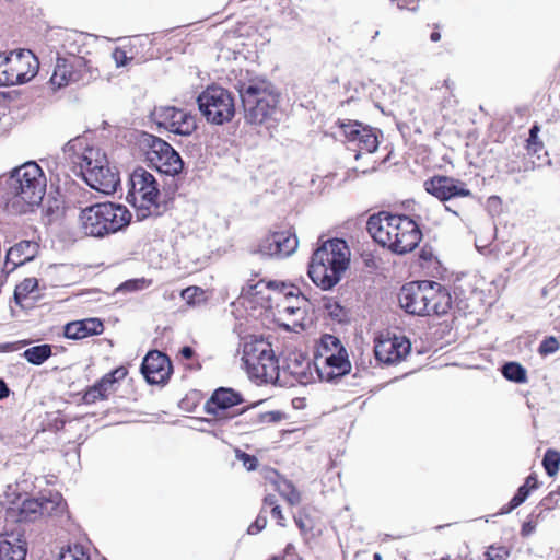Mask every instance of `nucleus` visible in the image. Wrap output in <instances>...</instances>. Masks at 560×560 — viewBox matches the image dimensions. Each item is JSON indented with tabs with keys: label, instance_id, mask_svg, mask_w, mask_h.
Returning <instances> with one entry per match:
<instances>
[{
	"label": "nucleus",
	"instance_id": "7ed1b4c3",
	"mask_svg": "<svg viewBox=\"0 0 560 560\" xmlns=\"http://www.w3.org/2000/svg\"><path fill=\"white\" fill-rule=\"evenodd\" d=\"M46 177L40 166L27 162L12 171L7 179V205L14 213H26L38 206L46 191Z\"/></svg>",
	"mask_w": 560,
	"mask_h": 560
},
{
	"label": "nucleus",
	"instance_id": "338daca9",
	"mask_svg": "<svg viewBox=\"0 0 560 560\" xmlns=\"http://www.w3.org/2000/svg\"><path fill=\"white\" fill-rule=\"evenodd\" d=\"M373 560H382V556L380 553H374Z\"/></svg>",
	"mask_w": 560,
	"mask_h": 560
},
{
	"label": "nucleus",
	"instance_id": "13d9d810",
	"mask_svg": "<svg viewBox=\"0 0 560 560\" xmlns=\"http://www.w3.org/2000/svg\"><path fill=\"white\" fill-rule=\"evenodd\" d=\"M180 354L185 359H190L194 355V350L190 347H183L180 350Z\"/></svg>",
	"mask_w": 560,
	"mask_h": 560
},
{
	"label": "nucleus",
	"instance_id": "a878e982",
	"mask_svg": "<svg viewBox=\"0 0 560 560\" xmlns=\"http://www.w3.org/2000/svg\"><path fill=\"white\" fill-rule=\"evenodd\" d=\"M103 331V324L97 318H86L65 326V336L69 339H83Z\"/></svg>",
	"mask_w": 560,
	"mask_h": 560
},
{
	"label": "nucleus",
	"instance_id": "aec40b11",
	"mask_svg": "<svg viewBox=\"0 0 560 560\" xmlns=\"http://www.w3.org/2000/svg\"><path fill=\"white\" fill-rule=\"evenodd\" d=\"M424 188L440 201L471 195L470 190L466 188L465 183L448 176H434L424 182Z\"/></svg>",
	"mask_w": 560,
	"mask_h": 560
},
{
	"label": "nucleus",
	"instance_id": "c756f323",
	"mask_svg": "<svg viewBox=\"0 0 560 560\" xmlns=\"http://www.w3.org/2000/svg\"><path fill=\"white\" fill-rule=\"evenodd\" d=\"M341 129L350 145V149L357 151L364 133L370 132V126H364L358 121H349L341 125Z\"/></svg>",
	"mask_w": 560,
	"mask_h": 560
},
{
	"label": "nucleus",
	"instance_id": "c9c22d12",
	"mask_svg": "<svg viewBox=\"0 0 560 560\" xmlns=\"http://www.w3.org/2000/svg\"><path fill=\"white\" fill-rule=\"evenodd\" d=\"M37 287L38 281L36 278H26L20 282L14 290V299L16 303L22 304L24 299H26L30 294L35 293Z\"/></svg>",
	"mask_w": 560,
	"mask_h": 560
},
{
	"label": "nucleus",
	"instance_id": "69168bd1",
	"mask_svg": "<svg viewBox=\"0 0 560 560\" xmlns=\"http://www.w3.org/2000/svg\"><path fill=\"white\" fill-rule=\"evenodd\" d=\"M294 550V547L292 544H288L285 547V553L290 555Z\"/></svg>",
	"mask_w": 560,
	"mask_h": 560
},
{
	"label": "nucleus",
	"instance_id": "72a5a7b5",
	"mask_svg": "<svg viewBox=\"0 0 560 560\" xmlns=\"http://www.w3.org/2000/svg\"><path fill=\"white\" fill-rule=\"evenodd\" d=\"M59 560H90V555L83 545L74 542L61 550Z\"/></svg>",
	"mask_w": 560,
	"mask_h": 560
},
{
	"label": "nucleus",
	"instance_id": "8fccbe9b",
	"mask_svg": "<svg viewBox=\"0 0 560 560\" xmlns=\"http://www.w3.org/2000/svg\"><path fill=\"white\" fill-rule=\"evenodd\" d=\"M256 423H268V422H275L278 417L275 412H260L253 418Z\"/></svg>",
	"mask_w": 560,
	"mask_h": 560
},
{
	"label": "nucleus",
	"instance_id": "4be33fe9",
	"mask_svg": "<svg viewBox=\"0 0 560 560\" xmlns=\"http://www.w3.org/2000/svg\"><path fill=\"white\" fill-rule=\"evenodd\" d=\"M141 372L150 384L164 383L172 373V364L167 355L160 351H150L143 359Z\"/></svg>",
	"mask_w": 560,
	"mask_h": 560
},
{
	"label": "nucleus",
	"instance_id": "0eeeda50",
	"mask_svg": "<svg viewBox=\"0 0 560 560\" xmlns=\"http://www.w3.org/2000/svg\"><path fill=\"white\" fill-rule=\"evenodd\" d=\"M242 361L249 377L257 382L273 383L279 377V365L271 345L262 338H244Z\"/></svg>",
	"mask_w": 560,
	"mask_h": 560
},
{
	"label": "nucleus",
	"instance_id": "0e129e2a",
	"mask_svg": "<svg viewBox=\"0 0 560 560\" xmlns=\"http://www.w3.org/2000/svg\"><path fill=\"white\" fill-rule=\"evenodd\" d=\"M294 521H295V524L299 526V528L301 530H305V525H304V523H303V521L301 518L294 517Z\"/></svg>",
	"mask_w": 560,
	"mask_h": 560
},
{
	"label": "nucleus",
	"instance_id": "e433bc0d",
	"mask_svg": "<svg viewBox=\"0 0 560 560\" xmlns=\"http://www.w3.org/2000/svg\"><path fill=\"white\" fill-rule=\"evenodd\" d=\"M542 465L550 477L557 475L560 466V453L555 450H547L544 455Z\"/></svg>",
	"mask_w": 560,
	"mask_h": 560
},
{
	"label": "nucleus",
	"instance_id": "dca6fc26",
	"mask_svg": "<svg viewBox=\"0 0 560 560\" xmlns=\"http://www.w3.org/2000/svg\"><path fill=\"white\" fill-rule=\"evenodd\" d=\"M411 343L405 336L380 337L375 340L374 354L385 365L400 363L410 353Z\"/></svg>",
	"mask_w": 560,
	"mask_h": 560
},
{
	"label": "nucleus",
	"instance_id": "423d86ee",
	"mask_svg": "<svg viewBox=\"0 0 560 560\" xmlns=\"http://www.w3.org/2000/svg\"><path fill=\"white\" fill-rule=\"evenodd\" d=\"M131 220L129 210L118 203L102 202L84 208L79 215L82 232L88 236L104 237L126 228Z\"/></svg>",
	"mask_w": 560,
	"mask_h": 560
},
{
	"label": "nucleus",
	"instance_id": "2f4dec72",
	"mask_svg": "<svg viewBox=\"0 0 560 560\" xmlns=\"http://www.w3.org/2000/svg\"><path fill=\"white\" fill-rule=\"evenodd\" d=\"M127 375V370L125 368H118L110 373L104 375L102 380L96 383L97 387L107 397L108 393L113 389L114 384L124 378Z\"/></svg>",
	"mask_w": 560,
	"mask_h": 560
},
{
	"label": "nucleus",
	"instance_id": "f8f14e48",
	"mask_svg": "<svg viewBox=\"0 0 560 560\" xmlns=\"http://www.w3.org/2000/svg\"><path fill=\"white\" fill-rule=\"evenodd\" d=\"M144 143L149 148L148 162L160 173L175 176L182 172L184 162L170 143L151 135L144 136Z\"/></svg>",
	"mask_w": 560,
	"mask_h": 560
},
{
	"label": "nucleus",
	"instance_id": "680f3d73",
	"mask_svg": "<svg viewBox=\"0 0 560 560\" xmlns=\"http://www.w3.org/2000/svg\"><path fill=\"white\" fill-rule=\"evenodd\" d=\"M443 85L447 90L452 91L454 89V86H455V83L451 79H445L444 82H443Z\"/></svg>",
	"mask_w": 560,
	"mask_h": 560
},
{
	"label": "nucleus",
	"instance_id": "3c124183",
	"mask_svg": "<svg viewBox=\"0 0 560 560\" xmlns=\"http://www.w3.org/2000/svg\"><path fill=\"white\" fill-rule=\"evenodd\" d=\"M271 514L275 518L278 520V524L281 525V526H284V523L282 522L284 520L283 517V514H282V511L280 509L279 505H275L272 509H271Z\"/></svg>",
	"mask_w": 560,
	"mask_h": 560
},
{
	"label": "nucleus",
	"instance_id": "cd10ccee",
	"mask_svg": "<svg viewBox=\"0 0 560 560\" xmlns=\"http://www.w3.org/2000/svg\"><path fill=\"white\" fill-rule=\"evenodd\" d=\"M88 38V35L75 31L66 33L65 38L62 40V48L68 55V57L82 56V54H86Z\"/></svg>",
	"mask_w": 560,
	"mask_h": 560
},
{
	"label": "nucleus",
	"instance_id": "473e14b6",
	"mask_svg": "<svg viewBox=\"0 0 560 560\" xmlns=\"http://www.w3.org/2000/svg\"><path fill=\"white\" fill-rule=\"evenodd\" d=\"M503 376L515 383H525L527 381L526 370L516 362H509L502 366Z\"/></svg>",
	"mask_w": 560,
	"mask_h": 560
},
{
	"label": "nucleus",
	"instance_id": "4d7b16f0",
	"mask_svg": "<svg viewBox=\"0 0 560 560\" xmlns=\"http://www.w3.org/2000/svg\"><path fill=\"white\" fill-rule=\"evenodd\" d=\"M264 504H265V505H269V506H271V509H272L275 505H278V504H277V500H276L275 495H272V494H269V495L265 497V499H264Z\"/></svg>",
	"mask_w": 560,
	"mask_h": 560
},
{
	"label": "nucleus",
	"instance_id": "ddd939ff",
	"mask_svg": "<svg viewBox=\"0 0 560 560\" xmlns=\"http://www.w3.org/2000/svg\"><path fill=\"white\" fill-rule=\"evenodd\" d=\"M39 61L28 49L10 51L4 67V86L24 84L38 72Z\"/></svg>",
	"mask_w": 560,
	"mask_h": 560
},
{
	"label": "nucleus",
	"instance_id": "e2e57ef3",
	"mask_svg": "<svg viewBox=\"0 0 560 560\" xmlns=\"http://www.w3.org/2000/svg\"><path fill=\"white\" fill-rule=\"evenodd\" d=\"M14 346L13 345H10V343H5V345H1L0 346V350L1 351H10V350H14Z\"/></svg>",
	"mask_w": 560,
	"mask_h": 560
},
{
	"label": "nucleus",
	"instance_id": "9b49d317",
	"mask_svg": "<svg viewBox=\"0 0 560 560\" xmlns=\"http://www.w3.org/2000/svg\"><path fill=\"white\" fill-rule=\"evenodd\" d=\"M200 113L208 122L223 125L235 115V102L232 93L219 85L208 86L197 97Z\"/></svg>",
	"mask_w": 560,
	"mask_h": 560
},
{
	"label": "nucleus",
	"instance_id": "c85d7f7f",
	"mask_svg": "<svg viewBox=\"0 0 560 560\" xmlns=\"http://www.w3.org/2000/svg\"><path fill=\"white\" fill-rule=\"evenodd\" d=\"M67 504L59 492L42 494V515L59 516L66 512Z\"/></svg>",
	"mask_w": 560,
	"mask_h": 560
},
{
	"label": "nucleus",
	"instance_id": "7c9ffc66",
	"mask_svg": "<svg viewBox=\"0 0 560 560\" xmlns=\"http://www.w3.org/2000/svg\"><path fill=\"white\" fill-rule=\"evenodd\" d=\"M23 358L33 365H42L52 355V346L43 343L27 348L23 352Z\"/></svg>",
	"mask_w": 560,
	"mask_h": 560
},
{
	"label": "nucleus",
	"instance_id": "6ab92c4d",
	"mask_svg": "<svg viewBox=\"0 0 560 560\" xmlns=\"http://www.w3.org/2000/svg\"><path fill=\"white\" fill-rule=\"evenodd\" d=\"M273 291L276 294L293 295L296 291L295 285L278 281H264L258 280L255 283H248L242 288L241 298L256 304H264L272 300L269 292Z\"/></svg>",
	"mask_w": 560,
	"mask_h": 560
},
{
	"label": "nucleus",
	"instance_id": "f257e3e1",
	"mask_svg": "<svg viewBox=\"0 0 560 560\" xmlns=\"http://www.w3.org/2000/svg\"><path fill=\"white\" fill-rule=\"evenodd\" d=\"M66 160L73 171L94 190L110 195L119 185V174L109 165L106 154L97 147L91 145L86 138L75 137L63 147Z\"/></svg>",
	"mask_w": 560,
	"mask_h": 560
},
{
	"label": "nucleus",
	"instance_id": "bb28decb",
	"mask_svg": "<svg viewBox=\"0 0 560 560\" xmlns=\"http://www.w3.org/2000/svg\"><path fill=\"white\" fill-rule=\"evenodd\" d=\"M266 479L273 486V489L290 504L298 505L301 502V493L294 485L288 479L278 475L277 471L270 470L266 475Z\"/></svg>",
	"mask_w": 560,
	"mask_h": 560
},
{
	"label": "nucleus",
	"instance_id": "052dcab7",
	"mask_svg": "<svg viewBox=\"0 0 560 560\" xmlns=\"http://www.w3.org/2000/svg\"><path fill=\"white\" fill-rule=\"evenodd\" d=\"M430 39L434 43L439 42L441 39V33L439 31H434L430 35Z\"/></svg>",
	"mask_w": 560,
	"mask_h": 560
},
{
	"label": "nucleus",
	"instance_id": "b1692460",
	"mask_svg": "<svg viewBox=\"0 0 560 560\" xmlns=\"http://www.w3.org/2000/svg\"><path fill=\"white\" fill-rule=\"evenodd\" d=\"M428 308L429 315H444L452 305L450 292L440 283L429 281L428 288Z\"/></svg>",
	"mask_w": 560,
	"mask_h": 560
},
{
	"label": "nucleus",
	"instance_id": "5fc2aeb1",
	"mask_svg": "<svg viewBox=\"0 0 560 560\" xmlns=\"http://www.w3.org/2000/svg\"><path fill=\"white\" fill-rule=\"evenodd\" d=\"M523 486H527V488H528V489H529V491H530V490H533V489H536V488H537V486H538V481H537V479H536V477H535V476L529 475V476L526 478L525 483H524Z\"/></svg>",
	"mask_w": 560,
	"mask_h": 560
},
{
	"label": "nucleus",
	"instance_id": "6e6552de",
	"mask_svg": "<svg viewBox=\"0 0 560 560\" xmlns=\"http://www.w3.org/2000/svg\"><path fill=\"white\" fill-rule=\"evenodd\" d=\"M160 189L155 177L142 167L136 168L130 175V189L127 200L136 208L137 218L160 214Z\"/></svg>",
	"mask_w": 560,
	"mask_h": 560
},
{
	"label": "nucleus",
	"instance_id": "ea45409f",
	"mask_svg": "<svg viewBox=\"0 0 560 560\" xmlns=\"http://www.w3.org/2000/svg\"><path fill=\"white\" fill-rule=\"evenodd\" d=\"M150 284H151V281L147 280L144 278L131 279V280H128V281L124 282L122 284H120L117 288V291L118 292H135V291L143 290V289L148 288Z\"/></svg>",
	"mask_w": 560,
	"mask_h": 560
},
{
	"label": "nucleus",
	"instance_id": "603ef678",
	"mask_svg": "<svg viewBox=\"0 0 560 560\" xmlns=\"http://www.w3.org/2000/svg\"><path fill=\"white\" fill-rule=\"evenodd\" d=\"M7 55L0 52V86H4V67H5Z\"/></svg>",
	"mask_w": 560,
	"mask_h": 560
},
{
	"label": "nucleus",
	"instance_id": "de8ad7c7",
	"mask_svg": "<svg viewBox=\"0 0 560 560\" xmlns=\"http://www.w3.org/2000/svg\"><path fill=\"white\" fill-rule=\"evenodd\" d=\"M267 525V517L259 514L255 522L248 527L247 532L250 535H256L262 530Z\"/></svg>",
	"mask_w": 560,
	"mask_h": 560
},
{
	"label": "nucleus",
	"instance_id": "f704fd0d",
	"mask_svg": "<svg viewBox=\"0 0 560 560\" xmlns=\"http://www.w3.org/2000/svg\"><path fill=\"white\" fill-rule=\"evenodd\" d=\"M378 148V137L376 130L370 127V132L364 133L357 151L355 159H359L363 153H373Z\"/></svg>",
	"mask_w": 560,
	"mask_h": 560
},
{
	"label": "nucleus",
	"instance_id": "39448f33",
	"mask_svg": "<svg viewBox=\"0 0 560 560\" xmlns=\"http://www.w3.org/2000/svg\"><path fill=\"white\" fill-rule=\"evenodd\" d=\"M245 118L253 125L275 126L281 115L278 103L279 94L271 83L265 80H250L237 86Z\"/></svg>",
	"mask_w": 560,
	"mask_h": 560
},
{
	"label": "nucleus",
	"instance_id": "774afa93",
	"mask_svg": "<svg viewBox=\"0 0 560 560\" xmlns=\"http://www.w3.org/2000/svg\"><path fill=\"white\" fill-rule=\"evenodd\" d=\"M272 560H282L281 558H273Z\"/></svg>",
	"mask_w": 560,
	"mask_h": 560
},
{
	"label": "nucleus",
	"instance_id": "4c0bfd02",
	"mask_svg": "<svg viewBox=\"0 0 560 560\" xmlns=\"http://www.w3.org/2000/svg\"><path fill=\"white\" fill-rule=\"evenodd\" d=\"M180 296L188 305H198L205 300V291L199 287H189L182 291Z\"/></svg>",
	"mask_w": 560,
	"mask_h": 560
},
{
	"label": "nucleus",
	"instance_id": "37998d69",
	"mask_svg": "<svg viewBox=\"0 0 560 560\" xmlns=\"http://www.w3.org/2000/svg\"><path fill=\"white\" fill-rule=\"evenodd\" d=\"M22 512L30 514L42 515V495L35 499L25 500L22 504Z\"/></svg>",
	"mask_w": 560,
	"mask_h": 560
},
{
	"label": "nucleus",
	"instance_id": "5701e85b",
	"mask_svg": "<svg viewBox=\"0 0 560 560\" xmlns=\"http://www.w3.org/2000/svg\"><path fill=\"white\" fill-rule=\"evenodd\" d=\"M26 551L20 533L0 534V560H24Z\"/></svg>",
	"mask_w": 560,
	"mask_h": 560
},
{
	"label": "nucleus",
	"instance_id": "f3484780",
	"mask_svg": "<svg viewBox=\"0 0 560 560\" xmlns=\"http://www.w3.org/2000/svg\"><path fill=\"white\" fill-rule=\"evenodd\" d=\"M299 245L298 237L291 231H279L265 236L257 252L266 257L284 258L292 255Z\"/></svg>",
	"mask_w": 560,
	"mask_h": 560
},
{
	"label": "nucleus",
	"instance_id": "412c9836",
	"mask_svg": "<svg viewBox=\"0 0 560 560\" xmlns=\"http://www.w3.org/2000/svg\"><path fill=\"white\" fill-rule=\"evenodd\" d=\"M243 402L241 394L232 388L221 387L214 390L205 405L206 412L214 416L217 419H230L236 413L230 412V409Z\"/></svg>",
	"mask_w": 560,
	"mask_h": 560
},
{
	"label": "nucleus",
	"instance_id": "a18cd8bd",
	"mask_svg": "<svg viewBox=\"0 0 560 560\" xmlns=\"http://www.w3.org/2000/svg\"><path fill=\"white\" fill-rule=\"evenodd\" d=\"M105 398L106 397L104 396V394L101 392L96 384L90 387L83 396V399L86 404H94L96 400Z\"/></svg>",
	"mask_w": 560,
	"mask_h": 560
},
{
	"label": "nucleus",
	"instance_id": "09e8293b",
	"mask_svg": "<svg viewBox=\"0 0 560 560\" xmlns=\"http://www.w3.org/2000/svg\"><path fill=\"white\" fill-rule=\"evenodd\" d=\"M538 132H539V127L537 125H534L530 129H529V138L527 140L528 142V148L529 149H533L534 152L537 151V147L541 148L542 144L541 143H538Z\"/></svg>",
	"mask_w": 560,
	"mask_h": 560
},
{
	"label": "nucleus",
	"instance_id": "864d4df0",
	"mask_svg": "<svg viewBox=\"0 0 560 560\" xmlns=\"http://www.w3.org/2000/svg\"><path fill=\"white\" fill-rule=\"evenodd\" d=\"M288 369H289V371H290V373H291L292 375H296V376H298V380H299L300 382H303V378H304V376L306 375V373H305V371H304V368H302V370H301V371H298L295 368H293V366L291 365V363H289V364H288Z\"/></svg>",
	"mask_w": 560,
	"mask_h": 560
},
{
	"label": "nucleus",
	"instance_id": "49530a36",
	"mask_svg": "<svg viewBox=\"0 0 560 560\" xmlns=\"http://www.w3.org/2000/svg\"><path fill=\"white\" fill-rule=\"evenodd\" d=\"M112 57H113L117 68L125 67L128 65L129 61L132 60V58L128 57L126 51L120 48H116L113 51Z\"/></svg>",
	"mask_w": 560,
	"mask_h": 560
},
{
	"label": "nucleus",
	"instance_id": "6e6d98bb",
	"mask_svg": "<svg viewBox=\"0 0 560 560\" xmlns=\"http://www.w3.org/2000/svg\"><path fill=\"white\" fill-rule=\"evenodd\" d=\"M10 395V389L7 383L0 378V399H4Z\"/></svg>",
	"mask_w": 560,
	"mask_h": 560
},
{
	"label": "nucleus",
	"instance_id": "c03bdc74",
	"mask_svg": "<svg viewBox=\"0 0 560 560\" xmlns=\"http://www.w3.org/2000/svg\"><path fill=\"white\" fill-rule=\"evenodd\" d=\"M236 458L242 462L243 466L247 469V470H255L256 467H257V458L253 455H249L247 453H244V452H241V451H237L236 452Z\"/></svg>",
	"mask_w": 560,
	"mask_h": 560
},
{
	"label": "nucleus",
	"instance_id": "393cba45",
	"mask_svg": "<svg viewBox=\"0 0 560 560\" xmlns=\"http://www.w3.org/2000/svg\"><path fill=\"white\" fill-rule=\"evenodd\" d=\"M38 245L32 241H22L12 246L7 253L5 266L11 265L9 271L14 270L18 266L24 265L32 260L37 254Z\"/></svg>",
	"mask_w": 560,
	"mask_h": 560
},
{
	"label": "nucleus",
	"instance_id": "58836bf2",
	"mask_svg": "<svg viewBox=\"0 0 560 560\" xmlns=\"http://www.w3.org/2000/svg\"><path fill=\"white\" fill-rule=\"evenodd\" d=\"M529 492L530 491L527 488V486H521L517 489V492L515 493V495L511 499L509 505L502 508L500 514H508L511 511H513L514 509H516L517 506H520L528 498Z\"/></svg>",
	"mask_w": 560,
	"mask_h": 560
},
{
	"label": "nucleus",
	"instance_id": "f03ea898",
	"mask_svg": "<svg viewBox=\"0 0 560 560\" xmlns=\"http://www.w3.org/2000/svg\"><path fill=\"white\" fill-rule=\"evenodd\" d=\"M366 229L375 242L399 255L413 250L422 238L412 219L384 211L371 215Z\"/></svg>",
	"mask_w": 560,
	"mask_h": 560
},
{
	"label": "nucleus",
	"instance_id": "a19ab883",
	"mask_svg": "<svg viewBox=\"0 0 560 560\" xmlns=\"http://www.w3.org/2000/svg\"><path fill=\"white\" fill-rule=\"evenodd\" d=\"M508 557L509 550L503 546H491L485 553V560H506Z\"/></svg>",
	"mask_w": 560,
	"mask_h": 560
},
{
	"label": "nucleus",
	"instance_id": "2eb2a0df",
	"mask_svg": "<svg viewBox=\"0 0 560 560\" xmlns=\"http://www.w3.org/2000/svg\"><path fill=\"white\" fill-rule=\"evenodd\" d=\"M151 118L159 128L180 136L191 135L197 127L192 115L173 106L155 107Z\"/></svg>",
	"mask_w": 560,
	"mask_h": 560
},
{
	"label": "nucleus",
	"instance_id": "79ce46f5",
	"mask_svg": "<svg viewBox=\"0 0 560 560\" xmlns=\"http://www.w3.org/2000/svg\"><path fill=\"white\" fill-rule=\"evenodd\" d=\"M560 348L559 341L555 337H547L544 339L539 346L538 352L541 355H548L555 353Z\"/></svg>",
	"mask_w": 560,
	"mask_h": 560
},
{
	"label": "nucleus",
	"instance_id": "20e7f679",
	"mask_svg": "<svg viewBox=\"0 0 560 560\" xmlns=\"http://www.w3.org/2000/svg\"><path fill=\"white\" fill-rule=\"evenodd\" d=\"M350 248L346 241H324L313 253L308 276L323 290L332 289L342 278L350 264Z\"/></svg>",
	"mask_w": 560,
	"mask_h": 560
},
{
	"label": "nucleus",
	"instance_id": "1a4fd4ad",
	"mask_svg": "<svg viewBox=\"0 0 560 560\" xmlns=\"http://www.w3.org/2000/svg\"><path fill=\"white\" fill-rule=\"evenodd\" d=\"M315 368L318 377L325 382H334L351 371L347 350L337 337L324 335L320 338L315 355Z\"/></svg>",
	"mask_w": 560,
	"mask_h": 560
},
{
	"label": "nucleus",
	"instance_id": "bf43d9fd",
	"mask_svg": "<svg viewBox=\"0 0 560 560\" xmlns=\"http://www.w3.org/2000/svg\"><path fill=\"white\" fill-rule=\"evenodd\" d=\"M535 526L532 523L527 522L522 527V533L524 535H529L534 530Z\"/></svg>",
	"mask_w": 560,
	"mask_h": 560
},
{
	"label": "nucleus",
	"instance_id": "4468645a",
	"mask_svg": "<svg viewBox=\"0 0 560 560\" xmlns=\"http://www.w3.org/2000/svg\"><path fill=\"white\" fill-rule=\"evenodd\" d=\"M293 295L282 294L284 301L277 304V314L281 326L289 331L303 330L307 320V300L300 296L296 288Z\"/></svg>",
	"mask_w": 560,
	"mask_h": 560
},
{
	"label": "nucleus",
	"instance_id": "9d476101",
	"mask_svg": "<svg viewBox=\"0 0 560 560\" xmlns=\"http://www.w3.org/2000/svg\"><path fill=\"white\" fill-rule=\"evenodd\" d=\"M98 77L97 69L84 56L56 58L50 88L56 91L73 83L86 84Z\"/></svg>",
	"mask_w": 560,
	"mask_h": 560
},
{
	"label": "nucleus",
	"instance_id": "a211bd4d",
	"mask_svg": "<svg viewBox=\"0 0 560 560\" xmlns=\"http://www.w3.org/2000/svg\"><path fill=\"white\" fill-rule=\"evenodd\" d=\"M429 281L410 282L405 284L399 292L398 300L401 308L407 313L418 316L429 315L428 308Z\"/></svg>",
	"mask_w": 560,
	"mask_h": 560
}]
</instances>
